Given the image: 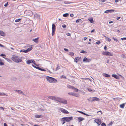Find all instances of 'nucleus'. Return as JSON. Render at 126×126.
<instances>
[{
  "instance_id": "nucleus-1",
  "label": "nucleus",
  "mask_w": 126,
  "mask_h": 126,
  "mask_svg": "<svg viewBox=\"0 0 126 126\" xmlns=\"http://www.w3.org/2000/svg\"><path fill=\"white\" fill-rule=\"evenodd\" d=\"M11 59L12 60L16 63L20 62L22 60L21 58L15 55H13Z\"/></svg>"
},
{
  "instance_id": "nucleus-2",
  "label": "nucleus",
  "mask_w": 126,
  "mask_h": 126,
  "mask_svg": "<svg viewBox=\"0 0 126 126\" xmlns=\"http://www.w3.org/2000/svg\"><path fill=\"white\" fill-rule=\"evenodd\" d=\"M46 79L50 83H55L57 81V79L53 78L49 76H47Z\"/></svg>"
},
{
  "instance_id": "nucleus-3",
  "label": "nucleus",
  "mask_w": 126,
  "mask_h": 126,
  "mask_svg": "<svg viewBox=\"0 0 126 126\" xmlns=\"http://www.w3.org/2000/svg\"><path fill=\"white\" fill-rule=\"evenodd\" d=\"M62 119L65 120L66 122H68L71 120H73V118L72 117H64L62 118Z\"/></svg>"
},
{
  "instance_id": "nucleus-4",
  "label": "nucleus",
  "mask_w": 126,
  "mask_h": 126,
  "mask_svg": "<svg viewBox=\"0 0 126 126\" xmlns=\"http://www.w3.org/2000/svg\"><path fill=\"white\" fill-rule=\"evenodd\" d=\"M102 54L103 55H108L109 56H112V54L110 52L108 51H103L102 53Z\"/></svg>"
},
{
  "instance_id": "nucleus-5",
  "label": "nucleus",
  "mask_w": 126,
  "mask_h": 126,
  "mask_svg": "<svg viewBox=\"0 0 126 126\" xmlns=\"http://www.w3.org/2000/svg\"><path fill=\"white\" fill-rule=\"evenodd\" d=\"M59 110L65 114H68L69 112L66 110L62 108H60Z\"/></svg>"
},
{
  "instance_id": "nucleus-6",
  "label": "nucleus",
  "mask_w": 126,
  "mask_h": 126,
  "mask_svg": "<svg viewBox=\"0 0 126 126\" xmlns=\"http://www.w3.org/2000/svg\"><path fill=\"white\" fill-rule=\"evenodd\" d=\"M68 94L70 95H72L73 96H75L76 97H79L78 94L76 93H69Z\"/></svg>"
},
{
  "instance_id": "nucleus-7",
  "label": "nucleus",
  "mask_w": 126,
  "mask_h": 126,
  "mask_svg": "<svg viewBox=\"0 0 126 126\" xmlns=\"http://www.w3.org/2000/svg\"><path fill=\"white\" fill-rule=\"evenodd\" d=\"M59 102L65 104H67V102L66 100L62 98H61Z\"/></svg>"
},
{
  "instance_id": "nucleus-8",
  "label": "nucleus",
  "mask_w": 126,
  "mask_h": 126,
  "mask_svg": "<svg viewBox=\"0 0 126 126\" xmlns=\"http://www.w3.org/2000/svg\"><path fill=\"white\" fill-rule=\"evenodd\" d=\"M91 61V60L89 59H88L86 57H84L83 59V61L85 62H89Z\"/></svg>"
},
{
  "instance_id": "nucleus-9",
  "label": "nucleus",
  "mask_w": 126,
  "mask_h": 126,
  "mask_svg": "<svg viewBox=\"0 0 126 126\" xmlns=\"http://www.w3.org/2000/svg\"><path fill=\"white\" fill-rule=\"evenodd\" d=\"M34 18L35 19H40V15L37 14H36L34 15Z\"/></svg>"
},
{
  "instance_id": "nucleus-10",
  "label": "nucleus",
  "mask_w": 126,
  "mask_h": 126,
  "mask_svg": "<svg viewBox=\"0 0 126 126\" xmlns=\"http://www.w3.org/2000/svg\"><path fill=\"white\" fill-rule=\"evenodd\" d=\"M94 122L97 123L98 125H100L101 123V120L99 119H95L94 120Z\"/></svg>"
},
{
  "instance_id": "nucleus-11",
  "label": "nucleus",
  "mask_w": 126,
  "mask_h": 126,
  "mask_svg": "<svg viewBox=\"0 0 126 126\" xmlns=\"http://www.w3.org/2000/svg\"><path fill=\"white\" fill-rule=\"evenodd\" d=\"M39 37H38L35 39H32V41L36 43H38V39Z\"/></svg>"
},
{
  "instance_id": "nucleus-12",
  "label": "nucleus",
  "mask_w": 126,
  "mask_h": 126,
  "mask_svg": "<svg viewBox=\"0 0 126 126\" xmlns=\"http://www.w3.org/2000/svg\"><path fill=\"white\" fill-rule=\"evenodd\" d=\"M93 99L91 101H99L100 100L99 98L96 97H93Z\"/></svg>"
},
{
  "instance_id": "nucleus-13",
  "label": "nucleus",
  "mask_w": 126,
  "mask_h": 126,
  "mask_svg": "<svg viewBox=\"0 0 126 126\" xmlns=\"http://www.w3.org/2000/svg\"><path fill=\"white\" fill-rule=\"evenodd\" d=\"M84 118H83L81 117H79L78 118V120L79 121V122L82 121L83 120H84Z\"/></svg>"
},
{
  "instance_id": "nucleus-14",
  "label": "nucleus",
  "mask_w": 126,
  "mask_h": 126,
  "mask_svg": "<svg viewBox=\"0 0 126 126\" xmlns=\"http://www.w3.org/2000/svg\"><path fill=\"white\" fill-rule=\"evenodd\" d=\"M112 76L117 79H119V77L116 75L112 74Z\"/></svg>"
},
{
  "instance_id": "nucleus-15",
  "label": "nucleus",
  "mask_w": 126,
  "mask_h": 126,
  "mask_svg": "<svg viewBox=\"0 0 126 126\" xmlns=\"http://www.w3.org/2000/svg\"><path fill=\"white\" fill-rule=\"evenodd\" d=\"M33 62H34V61L33 60H30L27 61L26 63L28 64H29L31 63H32Z\"/></svg>"
},
{
  "instance_id": "nucleus-16",
  "label": "nucleus",
  "mask_w": 126,
  "mask_h": 126,
  "mask_svg": "<svg viewBox=\"0 0 126 126\" xmlns=\"http://www.w3.org/2000/svg\"><path fill=\"white\" fill-rule=\"evenodd\" d=\"M60 98L57 97H55L54 100L55 101H57L59 102H60V100L61 99Z\"/></svg>"
},
{
  "instance_id": "nucleus-17",
  "label": "nucleus",
  "mask_w": 126,
  "mask_h": 126,
  "mask_svg": "<svg viewBox=\"0 0 126 126\" xmlns=\"http://www.w3.org/2000/svg\"><path fill=\"white\" fill-rule=\"evenodd\" d=\"M5 33L2 31H0V35L1 36H4L5 35Z\"/></svg>"
},
{
  "instance_id": "nucleus-18",
  "label": "nucleus",
  "mask_w": 126,
  "mask_h": 126,
  "mask_svg": "<svg viewBox=\"0 0 126 126\" xmlns=\"http://www.w3.org/2000/svg\"><path fill=\"white\" fill-rule=\"evenodd\" d=\"M114 10H107L105 11V13H109V12H112L114 11Z\"/></svg>"
},
{
  "instance_id": "nucleus-19",
  "label": "nucleus",
  "mask_w": 126,
  "mask_h": 126,
  "mask_svg": "<svg viewBox=\"0 0 126 126\" xmlns=\"http://www.w3.org/2000/svg\"><path fill=\"white\" fill-rule=\"evenodd\" d=\"M55 96H49L48 97L49 99L54 100Z\"/></svg>"
},
{
  "instance_id": "nucleus-20",
  "label": "nucleus",
  "mask_w": 126,
  "mask_h": 126,
  "mask_svg": "<svg viewBox=\"0 0 126 126\" xmlns=\"http://www.w3.org/2000/svg\"><path fill=\"white\" fill-rule=\"evenodd\" d=\"M103 75L104 76L106 77H109L110 76V75L106 73H103Z\"/></svg>"
},
{
  "instance_id": "nucleus-21",
  "label": "nucleus",
  "mask_w": 126,
  "mask_h": 126,
  "mask_svg": "<svg viewBox=\"0 0 126 126\" xmlns=\"http://www.w3.org/2000/svg\"><path fill=\"white\" fill-rule=\"evenodd\" d=\"M52 30H55V26L54 24H52Z\"/></svg>"
},
{
  "instance_id": "nucleus-22",
  "label": "nucleus",
  "mask_w": 126,
  "mask_h": 126,
  "mask_svg": "<svg viewBox=\"0 0 126 126\" xmlns=\"http://www.w3.org/2000/svg\"><path fill=\"white\" fill-rule=\"evenodd\" d=\"M67 87H68V88H71L72 89H73V88L74 87L73 86H71V85H67Z\"/></svg>"
},
{
  "instance_id": "nucleus-23",
  "label": "nucleus",
  "mask_w": 126,
  "mask_h": 126,
  "mask_svg": "<svg viewBox=\"0 0 126 126\" xmlns=\"http://www.w3.org/2000/svg\"><path fill=\"white\" fill-rule=\"evenodd\" d=\"M79 59L80 58L78 57L76 58H75V59L74 61L76 62L77 63Z\"/></svg>"
},
{
  "instance_id": "nucleus-24",
  "label": "nucleus",
  "mask_w": 126,
  "mask_h": 126,
  "mask_svg": "<svg viewBox=\"0 0 126 126\" xmlns=\"http://www.w3.org/2000/svg\"><path fill=\"white\" fill-rule=\"evenodd\" d=\"M88 20H89V21H90V23H93L94 22V21L92 18L89 19Z\"/></svg>"
},
{
  "instance_id": "nucleus-25",
  "label": "nucleus",
  "mask_w": 126,
  "mask_h": 126,
  "mask_svg": "<svg viewBox=\"0 0 126 126\" xmlns=\"http://www.w3.org/2000/svg\"><path fill=\"white\" fill-rule=\"evenodd\" d=\"M2 95H6L7 96V95L3 93H2L0 92V96Z\"/></svg>"
},
{
  "instance_id": "nucleus-26",
  "label": "nucleus",
  "mask_w": 126,
  "mask_h": 126,
  "mask_svg": "<svg viewBox=\"0 0 126 126\" xmlns=\"http://www.w3.org/2000/svg\"><path fill=\"white\" fill-rule=\"evenodd\" d=\"M35 117L37 118H42V115H35Z\"/></svg>"
},
{
  "instance_id": "nucleus-27",
  "label": "nucleus",
  "mask_w": 126,
  "mask_h": 126,
  "mask_svg": "<svg viewBox=\"0 0 126 126\" xmlns=\"http://www.w3.org/2000/svg\"><path fill=\"white\" fill-rule=\"evenodd\" d=\"M32 47L30 48H28V49L26 50L27 52L32 50Z\"/></svg>"
},
{
  "instance_id": "nucleus-28",
  "label": "nucleus",
  "mask_w": 126,
  "mask_h": 126,
  "mask_svg": "<svg viewBox=\"0 0 126 126\" xmlns=\"http://www.w3.org/2000/svg\"><path fill=\"white\" fill-rule=\"evenodd\" d=\"M69 15L68 14L66 13L63 15V16L64 17H67Z\"/></svg>"
},
{
  "instance_id": "nucleus-29",
  "label": "nucleus",
  "mask_w": 126,
  "mask_h": 126,
  "mask_svg": "<svg viewBox=\"0 0 126 126\" xmlns=\"http://www.w3.org/2000/svg\"><path fill=\"white\" fill-rule=\"evenodd\" d=\"M65 120L63 119L62 118L61 121L62 123V124H63L65 123Z\"/></svg>"
},
{
  "instance_id": "nucleus-30",
  "label": "nucleus",
  "mask_w": 126,
  "mask_h": 126,
  "mask_svg": "<svg viewBox=\"0 0 126 126\" xmlns=\"http://www.w3.org/2000/svg\"><path fill=\"white\" fill-rule=\"evenodd\" d=\"M17 78L15 77H13L12 78V79L13 80L16 81L17 80Z\"/></svg>"
},
{
  "instance_id": "nucleus-31",
  "label": "nucleus",
  "mask_w": 126,
  "mask_h": 126,
  "mask_svg": "<svg viewBox=\"0 0 126 126\" xmlns=\"http://www.w3.org/2000/svg\"><path fill=\"white\" fill-rule=\"evenodd\" d=\"M60 68V67L58 65H57V66L56 69L55 70L57 71Z\"/></svg>"
},
{
  "instance_id": "nucleus-32",
  "label": "nucleus",
  "mask_w": 126,
  "mask_h": 126,
  "mask_svg": "<svg viewBox=\"0 0 126 126\" xmlns=\"http://www.w3.org/2000/svg\"><path fill=\"white\" fill-rule=\"evenodd\" d=\"M18 93L19 94H22V95H24V93H23V92L21 90H19Z\"/></svg>"
},
{
  "instance_id": "nucleus-33",
  "label": "nucleus",
  "mask_w": 126,
  "mask_h": 126,
  "mask_svg": "<svg viewBox=\"0 0 126 126\" xmlns=\"http://www.w3.org/2000/svg\"><path fill=\"white\" fill-rule=\"evenodd\" d=\"M20 52H24L25 53H27V51L26 50H24V49L21 50L20 51Z\"/></svg>"
},
{
  "instance_id": "nucleus-34",
  "label": "nucleus",
  "mask_w": 126,
  "mask_h": 126,
  "mask_svg": "<svg viewBox=\"0 0 126 126\" xmlns=\"http://www.w3.org/2000/svg\"><path fill=\"white\" fill-rule=\"evenodd\" d=\"M125 104V103H123L120 106V107L121 108H124Z\"/></svg>"
},
{
  "instance_id": "nucleus-35",
  "label": "nucleus",
  "mask_w": 126,
  "mask_h": 126,
  "mask_svg": "<svg viewBox=\"0 0 126 126\" xmlns=\"http://www.w3.org/2000/svg\"><path fill=\"white\" fill-rule=\"evenodd\" d=\"M80 21H81V19H79L76 20V22L77 23H78Z\"/></svg>"
},
{
  "instance_id": "nucleus-36",
  "label": "nucleus",
  "mask_w": 126,
  "mask_h": 126,
  "mask_svg": "<svg viewBox=\"0 0 126 126\" xmlns=\"http://www.w3.org/2000/svg\"><path fill=\"white\" fill-rule=\"evenodd\" d=\"M3 58H4V59H5L6 60H7L8 62H11V60L10 59H8L7 58H5V57H3Z\"/></svg>"
},
{
  "instance_id": "nucleus-37",
  "label": "nucleus",
  "mask_w": 126,
  "mask_h": 126,
  "mask_svg": "<svg viewBox=\"0 0 126 126\" xmlns=\"http://www.w3.org/2000/svg\"><path fill=\"white\" fill-rule=\"evenodd\" d=\"M38 70H40L41 71H46V70L45 69H43L41 68L40 67H39Z\"/></svg>"
},
{
  "instance_id": "nucleus-38",
  "label": "nucleus",
  "mask_w": 126,
  "mask_h": 126,
  "mask_svg": "<svg viewBox=\"0 0 126 126\" xmlns=\"http://www.w3.org/2000/svg\"><path fill=\"white\" fill-rule=\"evenodd\" d=\"M61 78H63V79H66V77L64 76V75H62L61 76Z\"/></svg>"
},
{
  "instance_id": "nucleus-39",
  "label": "nucleus",
  "mask_w": 126,
  "mask_h": 126,
  "mask_svg": "<svg viewBox=\"0 0 126 126\" xmlns=\"http://www.w3.org/2000/svg\"><path fill=\"white\" fill-rule=\"evenodd\" d=\"M81 79H83L84 80H90V79L88 78H80Z\"/></svg>"
},
{
  "instance_id": "nucleus-40",
  "label": "nucleus",
  "mask_w": 126,
  "mask_h": 126,
  "mask_svg": "<svg viewBox=\"0 0 126 126\" xmlns=\"http://www.w3.org/2000/svg\"><path fill=\"white\" fill-rule=\"evenodd\" d=\"M21 20V19L20 18H19V19H16V20H15V22H18L20 20Z\"/></svg>"
},
{
  "instance_id": "nucleus-41",
  "label": "nucleus",
  "mask_w": 126,
  "mask_h": 126,
  "mask_svg": "<svg viewBox=\"0 0 126 126\" xmlns=\"http://www.w3.org/2000/svg\"><path fill=\"white\" fill-rule=\"evenodd\" d=\"M55 31V30H52V36H53L54 34Z\"/></svg>"
},
{
  "instance_id": "nucleus-42",
  "label": "nucleus",
  "mask_w": 126,
  "mask_h": 126,
  "mask_svg": "<svg viewBox=\"0 0 126 126\" xmlns=\"http://www.w3.org/2000/svg\"><path fill=\"white\" fill-rule=\"evenodd\" d=\"M73 89H74L76 92H78V89L77 88L73 87Z\"/></svg>"
},
{
  "instance_id": "nucleus-43",
  "label": "nucleus",
  "mask_w": 126,
  "mask_h": 126,
  "mask_svg": "<svg viewBox=\"0 0 126 126\" xmlns=\"http://www.w3.org/2000/svg\"><path fill=\"white\" fill-rule=\"evenodd\" d=\"M112 38L114 40V41H116V42H117L118 41V40L116 38H114V37H112Z\"/></svg>"
},
{
  "instance_id": "nucleus-44",
  "label": "nucleus",
  "mask_w": 126,
  "mask_h": 126,
  "mask_svg": "<svg viewBox=\"0 0 126 126\" xmlns=\"http://www.w3.org/2000/svg\"><path fill=\"white\" fill-rule=\"evenodd\" d=\"M32 66H33L34 68H36V69H39V67H36V66H34V65H33L32 64Z\"/></svg>"
},
{
  "instance_id": "nucleus-45",
  "label": "nucleus",
  "mask_w": 126,
  "mask_h": 126,
  "mask_svg": "<svg viewBox=\"0 0 126 126\" xmlns=\"http://www.w3.org/2000/svg\"><path fill=\"white\" fill-rule=\"evenodd\" d=\"M69 54L71 56H73L74 55V53L72 52H69Z\"/></svg>"
},
{
  "instance_id": "nucleus-46",
  "label": "nucleus",
  "mask_w": 126,
  "mask_h": 126,
  "mask_svg": "<svg viewBox=\"0 0 126 126\" xmlns=\"http://www.w3.org/2000/svg\"><path fill=\"white\" fill-rule=\"evenodd\" d=\"M4 64V63H3L0 60V65H3Z\"/></svg>"
},
{
  "instance_id": "nucleus-47",
  "label": "nucleus",
  "mask_w": 126,
  "mask_h": 126,
  "mask_svg": "<svg viewBox=\"0 0 126 126\" xmlns=\"http://www.w3.org/2000/svg\"><path fill=\"white\" fill-rule=\"evenodd\" d=\"M107 40L109 42H110L111 41V39L109 38H108V37H106Z\"/></svg>"
},
{
  "instance_id": "nucleus-48",
  "label": "nucleus",
  "mask_w": 126,
  "mask_h": 126,
  "mask_svg": "<svg viewBox=\"0 0 126 126\" xmlns=\"http://www.w3.org/2000/svg\"><path fill=\"white\" fill-rule=\"evenodd\" d=\"M62 27L63 28H66V26L65 25L63 24L62 25Z\"/></svg>"
},
{
  "instance_id": "nucleus-49",
  "label": "nucleus",
  "mask_w": 126,
  "mask_h": 126,
  "mask_svg": "<svg viewBox=\"0 0 126 126\" xmlns=\"http://www.w3.org/2000/svg\"><path fill=\"white\" fill-rule=\"evenodd\" d=\"M80 52L83 53H86V52L84 51V50H82Z\"/></svg>"
},
{
  "instance_id": "nucleus-50",
  "label": "nucleus",
  "mask_w": 126,
  "mask_h": 126,
  "mask_svg": "<svg viewBox=\"0 0 126 126\" xmlns=\"http://www.w3.org/2000/svg\"><path fill=\"white\" fill-rule=\"evenodd\" d=\"M101 126H106V125L104 123H103L101 124Z\"/></svg>"
},
{
  "instance_id": "nucleus-51",
  "label": "nucleus",
  "mask_w": 126,
  "mask_h": 126,
  "mask_svg": "<svg viewBox=\"0 0 126 126\" xmlns=\"http://www.w3.org/2000/svg\"><path fill=\"white\" fill-rule=\"evenodd\" d=\"M122 40H126V37H124L121 38V39Z\"/></svg>"
},
{
  "instance_id": "nucleus-52",
  "label": "nucleus",
  "mask_w": 126,
  "mask_h": 126,
  "mask_svg": "<svg viewBox=\"0 0 126 126\" xmlns=\"http://www.w3.org/2000/svg\"><path fill=\"white\" fill-rule=\"evenodd\" d=\"M8 2H7L4 5V6H5V7H6L8 5Z\"/></svg>"
},
{
  "instance_id": "nucleus-53",
  "label": "nucleus",
  "mask_w": 126,
  "mask_h": 126,
  "mask_svg": "<svg viewBox=\"0 0 126 126\" xmlns=\"http://www.w3.org/2000/svg\"><path fill=\"white\" fill-rule=\"evenodd\" d=\"M113 123L112 122H111L108 125H111L113 124Z\"/></svg>"
},
{
  "instance_id": "nucleus-54",
  "label": "nucleus",
  "mask_w": 126,
  "mask_h": 126,
  "mask_svg": "<svg viewBox=\"0 0 126 126\" xmlns=\"http://www.w3.org/2000/svg\"><path fill=\"white\" fill-rule=\"evenodd\" d=\"M88 90L89 92H91V91H92V90H91L90 88H88Z\"/></svg>"
},
{
  "instance_id": "nucleus-55",
  "label": "nucleus",
  "mask_w": 126,
  "mask_h": 126,
  "mask_svg": "<svg viewBox=\"0 0 126 126\" xmlns=\"http://www.w3.org/2000/svg\"><path fill=\"white\" fill-rule=\"evenodd\" d=\"M66 35L68 36H70L71 35L69 33H67L66 34Z\"/></svg>"
},
{
  "instance_id": "nucleus-56",
  "label": "nucleus",
  "mask_w": 126,
  "mask_h": 126,
  "mask_svg": "<svg viewBox=\"0 0 126 126\" xmlns=\"http://www.w3.org/2000/svg\"><path fill=\"white\" fill-rule=\"evenodd\" d=\"M0 56H6V55L5 54H1V55H0Z\"/></svg>"
},
{
  "instance_id": "nucleus-57",
  "label": "nucleus",
  "mask_w": 126,
  "mask_h": 126,
  "mask_svg": "<svg viewBox=\"0 0 126 126\" xmlns=\"http://www.w3.org/2000/svg\"><path fill=\"white\" fill-rule=\"evenodd\" d=\"M100 41H97L96 43V44H100Z\"/></svg>"
},
{
  "instance_id": "nucleus-58",
  "label": "nucleus",
  "mask_w": 126,
  "mask_h": 126,
  "mask_svg": "<svg viewBox=\"0 0 126 126\" xmlns=\"http://www.w3.org/2000/svg\"><path fill=\"white\" fill-rule=\"evenodd\" d=\"M64 50L65 51H68V50L67 49H66V48H64Z\"/></svg>"
},
{
  "instance_id": "nucleus-59",
  "label": "nucleus",
  "mask_w": 126,
  "mask_h": 126,
  "mask_svg": "<svg viewBox=\"0 0 126 126\" xmlns=\"http://www.w3.org/2000/svg\"><path fill=\"white\" fill-rule=\"evenodd\" d=\"M0 46L3 47H5V46H3V45H1V44H0Z\"/></svg>"
},
{
  "instance_id": "nucleus-60",
  "label": "nucleus",
  "mask_w": 126,
  "mask_h": 126,
  "mask_svg": "<svg viewBox=\"0 0 126 126\" xmlns=\"http://www.w3.org/2000/svg\"><path fill=\"white\" fill-rule=\"evenodd\" d=\"M32 63H34V64L36 66H38V65H37L35 63V61H34V62H32Z\"/></svg>"
},
{
  "instance_id": "nucleus-61",
  "label": "nucleus",
  "mask_w": 126,
  "mask_h": 126,
  "mask_svg": "<svg viewBox=\"0 0 126 126\" xmlns=\"http://www.w3.org/2000/svg\"><path fill=\"white\" fill-rule=\"evenodd\" d=\"M107 48L106 46H105L104 47V48L105 50H107Z\"/></svg>"
},
{
  "instance_id": "nucleus-62",
  "label": "nucleus",
  "mask_w": 126,
  "mask_h": 126,
  "mask_svg": "<svg viewBox=\"0 0 126 126\" xmlns=\"http://www.w3.org/2000/svg\"><path fill=\"white\" fill-rule=\"evenodd\" d=\"M122 56L123 58H125L126 57L124 55H122Z\"/></svg>"
},
{
  "instance_id": "nucleus-63",
  "label": "nucleus",
  "mask_w": 126,
  "mask_h": 126,
  "mask_svg": "<svg viewBox=\"0 0 126 126\" xmlns=\"http://www.w3.org/2000/svg\"><path fill=\"white\" fill-rule=\"evenodd\" d=\"M73 16H74L73 14H71L70 15V16L71 17H73Z\"/></svg>"
},
{
  "instance_id": "nucleus-64",
  "label": "nucleus",
  "mask_w": 126,
  "mask_h": 126,
  "mask_svg": "<svg viewBox=\"0 0 126 126\" xmlns=\"http://www.w3.org/2000/svg\"><path fill=\"white\" fill-rule=\"evenodd\" d=\"M4 126H7V124L6 123H4Z\"/></svg>"
}]
</instances>
